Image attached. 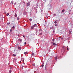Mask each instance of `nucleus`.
Segmentation results:
<instances>
[{
  "label": "nucleus",
  "mask_w": 73,
  "mask_h": 73,
  "mask_svg": "<svg viewBox=\"0 0 73 73\" xmlns=\"http://www.w3.org/2000/svg\"><path fill=\"white\" fill-rule=\"evenodd\" d=\"M62 52H64V51H65V46H62Z\"/></svg>",
  "instance_id": "1"
},
{
  "label": "nucleus",
  "mask_w": 73,
  "mask_h": 73,
  "mask_svg": "<svg viewBox=\"0 0 73 73\" xmlns=\"http://www.w3.org/2000/svg\"><path fill=\"white\" fill-rule=\"evenodd\" d=\"M36 26H37V24H35L32 26L31 28V29H33V28H34V27H36Z\"/></svg>",
  "instance_id": "2"
},
{
  "label": "nucleus",
  "mask_w": 73,
  "mask_h": 73,
  "mask_svg": "<svg viewBox=\"0 0 73 73\" xmlns=\"http://www.w3.org/2000/svg\"><path fill=\"white\" fill-rule=\"evenodd\" d=\"M27 6H29L30 5V3L28 2L27 3Z\"/></svg>",
  "instance_id": "3"
},
{
  "label": "nucleus",
  "mask_w": 73,
  "mask_h": 73,
  "mask_svg": "<svg viewBox=\"0 0 73 73\" xmlns=\"http://www.w3.org/2000/svg\"><path fill=\"white\" fill-rule=\"evenodd\" d=\"M19 41H20L21 42H22V39H19L18 40Z\"/></svg>",
  "instance_id": "4"
},
{
  "label": "nucleus",
  "mask_w": 73,
  "mask_h": 73,
  "mask_svg": "<svg viewBox=\"0 0 73 73\" xmlns=\"http://www.w3.org/2000/svg\"><path fill=\"white\" fill-rule=\"evenodd\" d=\"M18 49H19V50H21V47H19V46L18 47Z\"/></svg>",
  "instance_id": "5"
},
{
  "label": "nucleus",
  "mask_w": 73,
  "mask_h": 73,
  "mask_svg": "<svg viewBox=\"0 0 73 73\" xmlns=\"http://www.w3.org/2000/svg\"><path fill=\"white\" fill-rule=\"evenodd\" d=\"M32 56H33L35 55V54L33 53H32L31 54Z\"/></svg>",
  "instance_id": "6"
},
{
  "label": "nucleus",
  "mask_w": 73,
  "mask_h": 73,
  "mask_svg": "<svg viewBox=\"0 0 73 73\" xmlns=\"http://www.w3.org/2000/svg\"><path fill=\"white\" fill-rule=\"evenodd\" d=\"M24 54H28V52H25Z\"/></svg>",
  "instance_id": "7"
},
{
  "label": "nucleus",
  "mask_w": 73,
  "mask_h": 73,
  "mask_svg": "<svg viewBox=\"0 0 73 73\" xmlns=\"http://www.w3.org/2000/svg\"><path fill=\"white\" fill-rule=\"evenodd\" d=\"M57 56H56L55 58V60H57Z\"/></svg>",
  "instance_id": "8"
},
{
  "label": "nucleus",
  "mask_w": 73,
  "mask_h": 73,
  "mask_svg": "<svg viewBox=\"0 0 73 73\" xmlns=\"http://www.w3.org/2000/svg\"><path fill=\"white\" fill-rule=\"evenodd\" d=\"M15 17H17V14L16 13L15 15Z\"/></svg>",
  "instance_id": "9"
},
{
  "label": "nucleus",
  "mask_w": 73,
  "mask_h": 73,
  "mask_svg": "<svg viewBox=\"0 0 73 73\" xmlns=\"http://www.w3.org/2000/svg\"><path fill=\"white\" fill-rule=\"evenodd\" d=\"M9 15V13H7V16H8Z\"/></svg>",
  "instance_id": "10"
},
{
  "label": "nucleus",
  "mask_w": 73,
  "mask_h": 73,
  "mask_svg": "<svg viewBox=\"0 0 73 73\" xmlns=\"http://www.w3.org/2000/svg\"><path fill=\"white\" fill-rule=\"evenodd\" d=\"M64 11H65V10L63 9V10H62V12H64Z\"/></svg>",
  "instance_id": "11"
},
{
  "label": "nucleus",
  "mask_w": 73,
  "mask_h": 73,
  "mask_svg": "<svg viewBox=\"0 0 73 73\" xmlns=\"http://www.w3.org/2000/svg\"><path fill=\"white\" fill-rule=\"evenodd\" d=\"M19 19H20V18H19V17H17V20H19Z\"/></svg>",
  "instance_id": "12"
},
{
  "label": "nucleus",
  "mask_w": 73,
  "mask_h": 73,
  "mask_svg": "<svg viewBox=\"0 0 73 73\" xmlns=\"http://www.w3.org/2000/svg\"><path fill=\"white\" fill-rule=\"evenodd\" d=\"M41 66L42 67H44V66L43 64H42V65H41Z\"/></svg>",
  "instance_id": "13"
},
{
  "label": "nucleus",
  "mask_w": 73,
  "mask_h": 73,
  "mask_svg": "<svg viewBox=\"0 0 73 73\" xmlns=\"http://www.w3.org/2000/svg\"><path fill=\"white\" fill-rule=\"evenodd\" d=\"M13 56H14V57H15V56H16V55L14 54H13Z\"/></svg>",
  "instance_id": "14"
},
{
  "label": "nucleus",
  "mask_w": 73,
  "mask_h": 73,
  "mask_svg": "<svg viewBox=\"0 0 73 73\" xmlns=\"http://www.w3.org/2000/svg\"><path fill=\"white\" fill-rule=\"evenodd\" d=\"M11 3H12V4H13V1H11Z\"/></svg>",
  "instance_id": "15"
},
{
  "label": "nucleus",
  "mask_w": 73,
  "mask_h": 73,
  "mask_svg": "<svg viewBox=\"0 0 73 73\" xmlns=\"http://www.w3.org/2000/svg\"><path fill=\"white\" fill-rule=\"evenodd\" d=\"M7 25H9L10 24V23H7Z\"/></svg>",
  "instance_id": "16"
},
{
  "label": "nucleus",
  "mask_w": 73,
  "mask_h": 73,
  "mask_svg": "<svg viewBox=\"0 0 73 73\" xmlns=\"http://www.w3.org/2000/svg\"><path fill=\"white\" fill-rule=\"evenodd\" d=\"M11 72H12V71H11V70H10L9 71V73H11Z\"/></svg>",
  "instance_id": "17"
},
{
  "label": "nucleus",
  "mask_w": 73,
  "mask_h": 73,
  "mask_svg": "<svg viewBox=\"0 0 73 73\" xmlns=\"http://www.w3.org/2000/svg\"><path fill=\"white\" fill-rule=\"evenodd\" d=\"M29 20H30L31 21H32V19H29Z\"/></svg>",
  "instance_id": "18"
},
{
  "label": "nucleus",
  "mask_w": 73,
  "mask_h": 73,
  "mask_svg": "<svg viewBox=\"0 0 73 73\" xmlns=\"http://www.w3.org/2000/svg\"><path fill=\"white\" fill-rule=\"evenodd\" d=\"M54 16H56V14H54Z\"/></svg>",
  "instance_id": "19"
},
{
  "label": "nucleus",
  "mask_w": 73,
  "mask_h": 73,
  "mask_svg": "<svg viewBox=\"0 0 73 73\" xmlns=\"http://www.w3.org/2000/svg\"><path fill=\"white\" fill-rule=\"evenodd\" d=\"M10 31L11 32H12V29H11L10 30Z\"/></svg>",
  "instance_id": "20"
},
{
  "label": "nucleus",
  "mask_w": 73,
  "mask_h": 73,
  "mask_svg": "<svg viewBox=\"0 0 73 73\" xmlns=\"http://www.w3.org/2000/svg\"><path fill=\"white\" fill-rule=\"evenodd\" d=\"M27 40H29V38H28V37H27Z\"/></svg>",
  "instance_id": "21"
},
{
  "label": "nucleus",
  "mask_w": 73,
  "mask_h": 73,
  "mask_svg": "<svg viewBox=\"0 0 73 73\" xmlns=\"http://www.w3.org/2000/svg\"><path fill=\"white\" fill-rule=\"evenodd\" d=\"M53 45H56V43H53Z\"/></svg>",
  "instance_id": "22"
},
{
  "label": "nucleus",
  "mask_w": 73,
  "mask_h": 73,
  "mask_svg": "<svg viewBox=\"0 0 73 73\" xmlns=\"http://www.w3.org/2000/svg\"><path fill=\"white\" fill-rule=\"evenodd\" d=\"M15 28V26H13V27H12V28H13V29H14V28Z\"/></svg>",
  "instance_id": "23"
},
{
  "label": "nucleus",
  "mask_w": 73,
  "mask_h": 73,
  "mask_svg": "<svg viewBox=\"0 0 73 73\" xmlns=\"http://www.w3.org/2000/svg\"><path fill=\"white\" fill-rule=\"evenodd\" d=\"M54 23H55V24H57V22L56 21H55L54 22Z\"/></svg>",
  "instance_id": "24"
},
{
  "label": "nucleus",
  "mask_w": 73,
  "mask_h": 73,
  "mask_svg": "<svg viewBox=\"0 0 73 73\" xmlns=\"http://www.w3.org/2000/svg\"><path fill=\"white\" fill-rule=\"evenodd\" d=\"M23 37H24V38H25V36L24 35H23Z\"/></svg>",
  "instance_id": "25"
},
{
  "label": "nucleus",
  "mask_w": 73,
  "mask_h": 73,
  "mask_svg": "<svg viewBox=\"0 0 73 73\" xmlns=\"http://www.w3.org/2000/svg\"><path fill=\"white\" fill-rule=\"evenodd\" d=\"M26 44V42H25V45Z\"/></svg>",
  "instance_id": "26"
},
{
  "label": "nucleus",
  "mask_w": 73,
  "mask_h": 73,
  "mask_svg": "<svg viewBox=\"0 0 73 73\" xmlns=\"http://www.w3.org/2000/svg\"><path fill=\"white\" fill-rule=\"evenodd\" d=\"M69 33H71V31H69Z\"/></svg>",
  "instance_id": "27"
},
{
  "label": "nucleus",
  "mask_w": 73,
  "mask_h": 73,
  "mask_svg": "<svg viewBox=\"0 0 73 73\" xmlns=\"http://www.w3.org/2000/svg\"><path fill=\"white\" fill-rule=\"evenodd\" d=\"M33 66H35V64H33Z\"/></svg>",
  "instance_id": "28"
},
{
  "label": "nucleus",
  "mask_w": 73,
  "mask_h": 73,
  "mask_svg": "<svg viewBox=\"0 0 73 73\" xmlns=\"http://www.w3.org/2000/svg\"><path fill=\"white\" fill-rule=\"evenodd\" d=\"M61 40H62V39H63V38H61Z\"/></svg>",
  "instance_id": "29"
},
{
  "label": "nucleus",
  "mask_w": 73,
  "mask_h": 73,
  "mask_svg": "<svg viewBox=\"0 0 73 73\" xmlns=\"http://www.w3.org/2000/svg\"><path fill=\"white\" fill-rule=\"evenodd\" d=\"M40 35H42V33H40Z\"/></svg>",
  "instance_id": "30"
},
{
  "label": "nucleus",
  "mask_w": 73,
  "mask_h": 73,
  "mask_svg": "<svg viewBox=\"0 0 73 73\" xmlns=\"http://www.w3.org/2000/svg\"><path fill=\"white\" fill-rule=\"evenodd\" d=\"M18 37H19V35H18Z\"/></svg>",
  "instance_id": "31"
},
{
  "label": "nucleus",
  "mask_w": 73,
  "mask_h": 73,
  "mask_svg": "<svg viewBox=\"0 0 73 73\" xmlns=\"http://www.w3.org/2000/svg\"><path fill=\"white\" fill-rule=\"evenodd\" d=\"M23 67H24L23 66H22V68H23Z\"/></svg>",
  "instance_id": "32"
},
{
  "label": "nucleus",
  "mask_w": 73,
  "mask_h": 73,
  "mask_svg": "<svg viewBox=\"0 0 73 73\" xmlns=\"http://www.w3.org/2000/svg\"><path fill=\"white\" fill-rule=\"evenodd\" d=\"M57 26V25H56L55 26Z\"/></svg>",
  "instance_id": "33"
},
{
  "label": "nucleus",
  "mask_w": 73,
  "mask_h": 73,
  "mask_svg": "<svg viewBox=\"0 0 73 73\" xmlns=\"http://www.w3.org/2000/svg\"><path fill=\"white\" fill-rule=\"evenodd\" d=\"M31 57H32V56H31Z\"/></svg>",
  "instance_id": "34"
},
{
  "label": "nucleus",
  "mask_w": 73,
  "mask_h": 73,
  "mask_svg": "<svg viewBox=\"0 0 73 73\" xmlns=\"http://www.w3.org/2000/svg\"><path fill=\"white\" fill-rule=\"evenodd\" d=\"M11 68H10V69H11Z\"/></svg>",
  "instance_id": "35"
},
{
  "label": "nucleus",
  "mask_w": 73,
  "mask_h": 73,
  "mask_svg": "<svg viewBox=\"0 0 73 73\" xmlns=\"http://www.w3.org/2000/svg\"><path fill=\"white\" fill-rule=\"evenodd\" d=\"M67 49H68V48H67Z\"/></svg>",
  "instance_id": "36"
},
{
  "label": "nucleus",
  "mask_w": 73,
  "mask_h": 73,
  "mask_svg": "<svg viewBox=\"0 0 73 73\" xmlns=\"http://www.w3.org/2000/svg\"><path fill=\"white\" fill-rule=\"evenodd\" d=\"M24 3L25 4V3Z\"/></svg>",
  "instance_id": "37"
}]
</instances>
